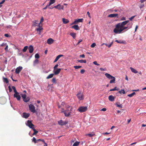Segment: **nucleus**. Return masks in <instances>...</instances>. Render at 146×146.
Instances as JSON below:
<instances>
[{
  "label": "nucleus",
  "instance_id": "f257e3e1",
  "mask_svg": "<svg viewBox=\"0 0 146 146\" xmlns=\"http://www.w3.org/2000/svg\"><path fill=\"white\" fill-rule=\"evenodd\" d=\"M33 23V26H38V28L36 29V30L37 31H39L41 32V31L43 29V28L40 26V23H38V21L36 20H34L32 21Z\"/></svg>",
  "mask_w": 146,
  "mask_h": 146
},
{
  "label": "nucleus",
  "instance_id": "f03ea898",
  "mask_svg": "<svg viewBox=\"0 0 146 146\" xmlns=\"http://www.w3.org/2000/svg\"><path fill=\"white\" fill-rule=\"evenodd\" d=\"M128 28V27H124L123 26L122 28H115L114 29L113 32L116 34H120L124 30L127 29Z\"/></svg>",
  "mask_w": 146,
  "mask_h": 146
},
{
  "label": "nucleus",
  "instance_id": "7ed1b4c3",
  "mask_svg": "<svg viewBox=\"0 0 146 146\" xmlns=\"http://www.w3.org/2000/svg\"><path fill=\"white\" fill-rule=\"evenodd\" d=\"M105 75L107 78L110 79H111L110 82V83H115V78L114 77L111 76L110 74L108 73H105Z\"/></svg>",
  "mask_w": 146,
  "mask_h": 146
},
{
  "label": "nucleus",
  "instance_id": "20e7f679",
  "mask_svg": "<svg viewBox=\"0 0 146 146\" xmlns=\"http://www.w3.org/2000/svg\"><path fill=\"white\" fill-rule=\"evenodd\" d=\"M129 22V20H127L121 23H118L116 25L115 28H122Z\"/></svg>",
  "mask_w": 146,
  "mask_h": 146
},
{
  "label": "nucleus",
  "instance_id": "39448f33",
  "mask_svg": "<svg viewBox=\"0 0 146 146\" xmlns=\"http://www.w3.org/2000/svg\"><path fill=\"white\" fill-rule=\"evenodd\" d=\"M88 109L86 106H80L78 109V110L80 112H83L86 111Z\"/></svg>",
  "mask_w": 146,
  "mask_h": 146
},
{
  "label": "nucleus",
  "instance_id": "423d86ee",
  "mask_svg": "<svg viewBox=\"0 0 146 146\" xmlns=\"http://www.w3.org/2000/svg\"><path fill=\"white\" fill-rule=\"evenodd\" d=\"M26 125L29 126L30 128L33 129L34 127V125L32 123L31 121L28 120L27 121V123H26Z\"/></svg>",
  "mask_w": 146,
  "mask_h": 146
},
{
  "label": "nucleus",
  "instance_id": "0eeeda50",
  "mask_svg": "<svg viewBox=\"0 0 146 146\" xmlns=\"http://www.w3.org/2000/svg\"><path fill=\"white\" fill-rule=\"evenodd\" d=\"M29 109L30 111L33 113H34L36 111L35 107L32 104L29 105Z\"/></svg>",
  "mask_w": 146,
  "mask_h": 146
},
{
  "label": "nucleus",
  "instance_id": "6e6552de",
  "mask_svg": "<svg viewBox=\"0 0 146 146\" xmlns=\"http://www.w3.org/2000/svg\"><path fill=\"white\" fill-rule=\"evenodd\" d=\"M58 123L60 125H66L68 123V122L66 121H63L62 120L58 121Z\"/></svg>",
  "mask_w": 146,
  "mask_h": 146
},
{
  "label": "nucleus",
  "instance_id": "1a4fd4ad",
  "mask_svg": "<svg viewBox=\"0 0 146 146\" xmlns=\"http://www.w3.org/2000/svg\"><path fill=\"white\" fill-rule=\"evenodd\" d=\"M23 67L21 66H19L17 67L15 70V73L16 74H19L20 72L22 70Z\"/></svg>",
  "mask_w": 146,
  "mask_h": 146
},
{
  "label": "nucleus",
  "instance_id": "9d476101",
  "mask_svg": "<svg viewBox=\"0 0 146 146\" xmlns=\"http://www.w3.org/2000/svg\"><path fill=\"white\" fill-rule=\"evenodd\" d=\"M67 110H66L64 111L63 110H62L61 112L62 113H63L65 115V116L66 117H69L70 115V114L71 113V112H69L68 114H67Z\"/></svg>",
  "mask_w": 146,
  "mask_h": 146
},
{
  "label": "nucleus",
  "instance_id": "9b49d317",
  "mask_svg": "<svg viewBox=\"0 0 146 146\" xmlns=\"http://www.w3.org/2000/svg\"><path fill=\"white\" fill-rule=\"evenodd\" d=\"M21 96L22 97L23 99V100H30V99L28 97L27 98L26 100H25L27 96L25 94H21Z\"/></svg>",
  "mask_w": 146,
  "mask_h": 146
},
{
  "label": "nucleus",
  "instance_id": "f8f14e48",
  "mask_svg": "<svg viewBox=\"0 0 146 146\" xmlns=\"http://www.w3.org/2000/svg\"><path fill=\"white\" fill-rule=\"evenodd\" d=\"M118 15L117 14H112L109 15L108 17L110 18L117 17V18H118Z\"/></svg>",
  "mask_w": 146,
  "mask_h": 146
},
{
  "label": "nucleus",
  "instance_id": "ddd939ff",
  "mask_svg": "<svg viewBox=\"0 0 146 146\" xmlns=\"http://www.w3.org/2000/svg\"><path fill=\"white\" fill-rule=\"evenodd\" d=\"M83 19H76L74 22L73 23H76V24H77L79 22H83Z\"/></svg>",
  "mask_w": 146,
  "mask_h": 146
},
{
  "label": "nucleus",
  "instance_id": "4468645a",
  "mask_svg": "<svg viewBox=\"0 0 146 146\" xmlns=\"http://www.w3.org/2000/svg\"><path fill=\"white\" fill-rule=\"evenodd\" d=\"M77 96L78 99L80 100H82L83 99V96L80 93H78L77 94Z\"/></svg>",
  "mask_w": 146,
  "mask_h": 146
},
{
  "label": "nucleus",
  "instance_id": "2eb2a0df",
  "mask_svg": "<svg viewBox=\"0 0 146 146\" xmlns=\"http://www.w3.org/2000/svg\"><path fill=\"white\" fill-rule=\"evenodd\" d=\"M14 97L15 98H16L18 100H20L21 98V96L19 95V94H14Z\"/></svg>",
  "mask_w": 146,
  "mask_h": 146
},
{
  "label": "nucleus",
  "instance_id": "dca6fc26",
  "mask_svg": "<svg viewBox=\"0 0 146 146\" xmlns=\"http://www.w3.org/2000/svg\"><path fill=\"white\" fill-rule=\"evenodd\" d=\"M23 117L25 118H27L29 117L30 115L29 113H26L25 112L23 113Z\"/></svg>",
  "mask_w": 146,
  "mask_h": 146
},
{
  "label": "nucleus",
  "instance_id": "f3484780",
  "mask_svg": "<svg viewBox=\"0 0 146 146\" xmlns=\"http://www.w3.org/2000/svg\"><path fill=\"white\" fill-rule=\"evenodd\" d=\"M61 70V68H58L56 70H54V74L55 75H56L58 74L60 72V71Z\"/></svg>",
  "mask_w": 146,
  "mask_h": 146
},
{
  "label": "nucleus",
  "instance_id": "a211bd4d",
  "mask_svg": "<svg viewBox=\"0 0 146 146\" xmlns=\"http://www.w3.org/2000/svg\"><path fill=\"white\" fill-rule=\"evenodd\" d=\"M29 52L32 53L33 52L34 50L33 46L32 45H30L28 48Z\"/></svg>",
  "mask_w": 146,
  "mask_h": 146
},
{
  "label": "nucleus",
  "instance_id": "6ab92c4d",
  "mask_svg": "<svg viewBox=\"0 0 146 146\" xmlns=\"http://www.w3.org/2000/svg\"><path fill=\"white\" fill-rule=\"evenodd\" d=\"M54 41V40L52 39L49 38L47 40V42L48 44H50L53 43Z\"/></svg>",
  "mask_w": 146,
  "mask_h": 146
},
{
  "label": "nucleus",
  "instance_id": "aec40b11",
  "mask_svg": "<svg viewBox=\"0 0 146 146\" xmlns=\"http://www.w3.org/2000/svg\"><path fill=\"white\" fill-rule=\"evenodd\" d=\"M63 56V55L62 54H60L57 56L56 58L55 59V60H54V62H55L57 61L59 59V58Z\"/></svg>",
  "mask_w": 146,
  "mask_h": 146
},
{
  "label": "nucleus",
  "instance_id": "412c9836",
  "mask_svg": "<svg viewBox=\"0 0 146 146\" xmlns=\"http://www.w3.org/2000/svg\"><path fill=\"white\" fill-rule=\"evenodd\" d=\"M115 42H116L117 43H120V44H125V41L124 40H115Z\"/></svg>",
  "mask_w": 146,
  "mask_h": 146
},
{
  "label": "nucleus",
  "instance_id": "4be33fe9",
  "mask_svg": "<svg viewBox=\"0 0 146 146\" xmlns=\"http://www.w3.org/2000/svg\"><path fill=\"white\" fill-rule=\"evenodd\" d=\"M71 28L74 29L76 30H78L79 29V27L78 25H75L71 27Z\"/></svg>",
  "mask_w": 146,
  "mask_h": 146
},
{
  "label": "nucleus",
  "instance_id": "5701e85b",
  "mask_svg": "<svg viewBox=\"0 0 146 146\" xmlns=\"http://www.w3.org/2000/svg\"><path fill=\"white\" fill-rule=\"evenodd\" d=\"M62 21L64 24H66L69 22V21L68 19H65V18H63Z\"/></svg>",
  "mask_w": 146,
  "mask_h": 146
},
{
  "label": "nucleus",
  "instance_id": "b1692460",
  "mask_svg": "<svg viewBox=\"0 0 146 146\" xmlns=\"http://www.w3.org/2000/svg\"><path fill=\"white\" fill-rule=\"evenodd\" d=\"M130 68L131 71L134 73L136 74L138 72V71L137 70L131 67H130Z\"/></svg>",
  "mask_w": 146,
  "mask_h": 146
},
{
  "label": "nucleus",
  "instance_id": "393cba45",
  "mask_svg": "<svg viewBox=\"0 0 146 146\" xmlns=\"http://www.w3.org/2000/svg\"><path fill=\"white\" fill-rule=\"evenodd\" d=\"M95 135V134L94 132H92L90 133H89L86 135L88 136L89 137H91L94 135Z\"/></svg>",
  "mask_w": 146,
  "mask_h": 146
},
{
  "label": "nucleus",
  "instance_id": "a878e982",
  "mask_svg": "<svg viewBox=\"0 0 146 146\" xmlns=\"http://www.w3.org/2000/svg\"><path fill=\"white\" fill-rule=\"evenodd\" d=\"M3 81L4 82H5L6 84L9 83V81L7 78L3 77Z\"/></svg>",
  "mask_w": 146,
  "mask_h": 146
},
{
  "label": "nucleus",
  "instance_id": "bb28decb",
  "mask_svg": "<svg viewBox=\"0 0 146 146\" xmlns=\"http://www.w3.org/2000/svg\"><path fill=\"white\" fill-rule=\"evenodd\" d=\"M115 105L117 106V107L120 108H123L121 104H120L118 102L116 103L115 104Z\"/></svg>",
  "mask_w": 146,
  "mask_h": 146
},
{
  "label": "nucleus",
  "instance_id": "cd10ccee",
  "mask_svg": "<svg viewBox=\"0 0 146 146\" xmlns=\"http://www.w3.org/2000/svg\"><path fill=\"white\" fill-rule=\"evenodd\" d=\"M32 129L34 131V132L33 134V135H36V134H37L38 133V131L36 130L35 128L34 127Z\"/></svg>",
  "mask_w": 146,
  "mask_h": 146
},
{
  "label": "nucleus",
  "instance_id": "c85d7f7f",
  "mask_svg": "<svg viewBox=\"0 0 146 146\" xmlns=\"http://www.w3.org/2000/svg\"><path fill=\"white\" fill-rule=\"evenodd\" d=\"M61 6L60 5V4H58L57 5L54 6V7L59 10L61 9Z\"/></svg>",
  "mask_w": 146,
  "mask_h": 146
},
{
  "label": "nucleus",
  "instance_id": "c756f323",
  "mask_svg": "<svg viewBox=\"0 0 146 146\" xmlns=\"http://www.w3.org/2000/svg\"><path fill=\"white\" fill-rule=\"evenodd\" d=\"M78 61L80 63H86V60H78Z\"/></svg>",
  "mask_w": 146,
  "mask_h": 146
},
{
  "label": "nucleus",
  "instance_id": "7c9ffc66",
  "mask_svg": "<svg viewBox=\"0 0 146 146\" xmlns=\"http://www.w3.org/2000/svg\"><path fill=\"white\" fill-rule=\"evenodd\" d=\"M76 33H71L70 35L73 38H75L76 37Z\"/></svg>",
  "mask_w": 146,
  "mask_h": 146
},
{
  "label": "nucleus",
  "instance_id": "2f4dec72",
  "mask_svg": "<svg viewBox=\"0 0 146 146\" xmlns=\"http://www.w3.org/2000/svg\"><path fill=\"white\" fill-rule=\"evenodd\" d=\"M108 98L109 100H114V97L112 95L110 96Z\"/></svg>",
  "mask_w": 146,
  "mask_h": 146
},
{
  "label": "nucleus",
  "instance_id": "473e14b6",
  "mask_svg": "<svg viewBox=\"0 0 146 146\" xmlns=\"http://www.w3.org/2000/svg\"><path fill=\"white\" fill-rule=\"evenodd\" d=\"M54 75V74H51L49 75L47 77H46L47 79H49L52 78Z\"/></svg>",
  "mask_w": 146,
  "mask_h": 146
},
{
  "label": "nucleus",
  "instance_id": "72a5a7b5",
  "mask_svg": "<svg viewBox=\"0 0 146 146\" xmlns=\"http://www.w3.org/2000/svg\"><path fill=\"white\" fill-rule=\"evenodd\" d=\"M12 88L13 89L15 92L14 94H19V93L17 91L15 87L14 86H12Z\"/></svg>",
  "mask_w": 146,
  "mask_h": 146
},
{
  "label": "nucleus",
  "instance_id": "f704fd0d",
  "mask_svg": "<svg viewBox=\"0 0 146 146\" xmlns=\"http://www.w3.org/2000/svg\"><path fill=\"white\" fill-rule=\"evenodd\" d=\"M28 47L27 46H26L24 47V48L23 49V51L24 52H25L28 49Z\"/></svg>",
  "mask_w": 146,
  "mask_h": 146
},
{
  "label": "nucleus",
  "instance_id": "c9c22d12",
  "mask_svg": "<svg viewBox=\"0 0 146 146\" xmlns=\"http://www.w3.org/2000/svg\"><path fill=\"white\" fill-rule=\"evenodd\" d=\"M38 59H36L33 62V65L35 66L36 64H38Z\"/></svg>",
  "mask_w": 146,
  "mask_h": 146
},
{
  "label": "nucleus",
  "instance_id": "e433bc0d",
  "mask_svg": "<svg viewBox=\"0 0 146 146\" xmlns=\"http://www.w3.org/2000/svg\"><path fill=\"white\" fill-rule=\"evenodd\" d=\"M119 89V88H117L116 87H115L113 89H110V91H111L115 90L118 91Z\"/></svg>",
  "mask_w": 146,
  "mask_h": 146
},
{
  "label": "nucleus",
  "instance_id": "4c0bfd02",
  "mask_svg": "<svg viewBox=\"0 0 146 146\" xmlns=\"http://www.w3.org/2000/svg\"><path fill=\"white\" fill-rule=\"evenodd\" d=\"M118 92L121 94H125V90L123 89H121V90L119 91Z\"/></svg>",
  "mask_w": 146,
  "mask_h": 146
},
{
  "label": "nucleus",
  "instance_id": "58836bf2",
  "mask_svg": "<svg viewBox=\"0 0 146 146\" xmlns=\"http://www.w3.org/2000/svg\"><path fill=\"white\" fill-rule=\"evenodd\" d=\"M79 142L76 141L74 143L72 146H78L79 145Z\"/></svg>",
  "mask_w": 146,
  "mask_h": 146
},
{
  "label": "nucleus",
  "instance_id": "ea45409f",
  "mask_svg": "<svg viewBox=\"0 0 146 146\" xmlns=\"http://www.w3.org/2000/svg\"><path fill=\"white\" fill-rule=\"evenodd\" d=\"M112 44H113V42H112L110 44H107L106 43V44L105 43V44H105L106 46L108 47V48H109L111 46V45H112Z\"/></svg>",
  "mask_w": 146,
  "mask_h": 146
},
{
  "label": "nucleus",
  "instance_id": "a19ab883",
  "mask_svg": "<svg viewBox=\"0 0 146 146\" xmlns=\"http://www.w3.org/2000/svg\"><path fill=\"white\" fill-rule=\"evenodd\" d=\"M136 93L135 92H133L131 94L128 95V96L130 97H131L133 96Z\"/></svg>",
  "mask_w": 146,
  "mask_h": 146
},
{
  "label": "nucleus",
  "instance_id": "79ce46f5",
  "mask_svg": "<svg viewBox=\"0 0 146 146\" xmlns=\"http://www.w3.org/2000/svg\"><path fill=\"white\" fill-rule=\"evenodd\" d=\"M74 67L75 69H79V68H82V66H74Z\"/></svg>",
  "mask_w": 146,
  "mask_h": 146
},
{
  "label": "nucleus",
  "instance_id": "37998d69",
  "mask_svg": "<svg viewBox=\"0 0 146 146\" xmlns=\"http://www.w3.org/2000/svg\"><path fill=\"white\" fill-rule=\"evenodd\" d=\"M55 0H50V5H52L55 2Z\"/></svg>",
  "mask_w": 146,
  "mask_h": 146
},
{
  "label": "nucleus",
  "instance_id": "c03bdc74",
  "mask_svg": "<svg viewBox=\"0 0 146 146\" xmlns=\"http://www.w3.org/2000/svg\"><path fill=\"white\" fill-rule=\"evenodd\" d=\"M40 56L39 54L38 53H36L35 55V57L36 58H39Z\"/></svg>",
  "mask_w": 146,
  "mask_h": 146
},
{
  "label": "nucleus",
  "instance_id": "a18cd8bd",
  "mask_svg": "<svg viewBox=\"0 0 146 146\" xmlns=\"http://www.w3.org/2000/svg\"><path fill=\"white\" fill-rule=\"evenodd\" d=\"M32 141L34 142L35 143H37V142H36V139L35 137H33V139L32 140Z\"/></svg>",
  "mask_w": 146,
  "mask_h": 146
},
{
  "label": "nucleus",
  "instance_id": "49530a36",
  "mask_svg": "<svg viewBox=\"0 0 146 146\" xmlns=\"http://www.w3.org/2000/svg\"><path fill=\"white\" fill-rule=\"evenodd\" d=\"M66 105L65 102H63L61 103V105L60 107H61L62 106L63 107H65V106H66Z\"/></svg>",
  "mask_w": 146,
  "mask_h": 146
},
{
  "label": "nucleus",
  "instance_id": "de8ad7c7",
  "mask_svg": "<svg viewBox=\"0 0 146 146\" xmlns=\"http://www.w3.org/2000/svg\"><path fill=\"white\" fill-rule=\"evenodd\" d=\"M96 46V44L95 43H92L91 45V47L92 48H94V47L95 46Z\"/></svg>",
  "mask_w": 146,
  "mask_h": 146
},
{
  "label": "nucleus",
  "instance_id": "09e8293b",
  "mask_svg": "<svg viewBox=\"0 0 146 146\" xmlns=\"http://www.w3.org/2000/svg\"><path fill=\"white\" fill-rule=\"evenodd\" d=\"M93 64L95 65H97V66H99L100 64L97 63V62L96 61H95L93 62Z\"/></svg>",
  "mask_w": 146,
  "mask_h": 146
},
{
  "label": "nucleus",
  "instance_id": "8fccbe9b",
  "mask_svg": "<svg viewBox=\"0 0 146 146\" xmlns=\"http://www.w3.org/2000/svg\"><path fill=\"white\" fill-rule=\"evenodd\" d=\"M52 82L53 83H56V78H52Z\"/></svg>",
  "mask_w": 146,
  "mask_h": 146
},
{
  "label": "nucleus",
  "instance_id": "3c124183",
  "mask_svg": "<svg viewBox=\"0 0 146 146\" xmlns=\"http://www.w3.org/2000/svg\"><path fill=\"white\" fill-rule=\"evenodd\" d=\"M8 88H9V92H11L12 91V89L11 88L10 86H9Z\"/></svg>",
  "mask_w": 146,
  "mask_h": 146
},
{
  "label": "nucleus",
  "instance_id": "603ef678",
  "mask_svg": "<svg viewBox=\"0 0 146 146\" xmlns=\"http://www.w3.org/2000/svg\"><path fill=\"white\" fill-rule=\"evenodd\" d=\"M6 47L5 48V50L6 51H8V46L7 44V45H6Z\"/></svg>",
  "mask_w": 146,
  "mask_h": 146
},
{
  "label": "nucleus",
  "instance_id": "864d4df0",
  "mask_svg": "<svg viewBox=\"0 0 146 146\" xmlns=\"http://www.w3.org/2000/svg\"><path fill=\"white\" fill-rule=\"evenodd\" d=\"M135 16H133L130 18H129V20L131 21L132 19L135 17Z\"/></svg>",
  "mask_w": 146,
  "mask_h": 146
},
{
  "label": "nucleus",
  "instance_id": "5fc2aeb1",
  "mask_svg": "<svg viewBox=\"0 0 146 146\" xmlns=\"http://www.w3.org/2000/svg\"><path fill=\"white\" fill-rule=\"evenodd\" d=\"M7 44L6 43H5L4 42H3L2 44H1L0 45L1 46H6L7 45Z\"/></svg>",
  "mask_w": 146,
  "mask_h": 146
},
{
  "label": "nucleus",
  "instance_id": "6e6d98bb",
  "mask_svg": "<svg viewBox=\"0 0 146 146\" xmlns=\"http://www.w3.org/2000/svg\"><path fill=\"white\" fill-rule=\"evenodd\" d=\"M85 72V70L84 69H82L80 71V73L82 74H83Z\"/></svg>",
  "mask_w": 146,
  "mask_h": 146
},
{
  "label": "nucleus",
  "instance_id": "4d7b16f0",
  "mask_svg": "<svg viewBox=\"0 0 146 146\" xmlns=\"http://www.w3.org/2000/svg\"><path fill=\"white\" fill-rule=\"evenodd\" d=\"M144 6V5L143 4H142L141 5H140L139 6V7L141 9L142 8H143Z\"/></svg>",
  "mask_w": 146,
  "mask_h": 146
},
{
  "label": "nucleus",
  "instance_id": "13d9d810",
  "mask_svg": "<svg viewBox=\"0 0 146 146\" xmlns=\"http://www.w3.org/2000/svg\"><path fill=\"white\" fill-rule=\"evenodd\" d=\"M82 39H80L79 41H78V42L77 43V44H76V45H78V44H79V43L82 42Z\"/></svg>",
  "mask_w": 146,
  "mask_h": 146
},
{
  "label": "nucleus",
  "instance_id": "bf43d9fd",
  "mask_svg": "<svg viewBox=\"0 0 146 146\" xmlns=\"http://www.w3.org/2000/svg\"><path fill=\"white\" fill-rule=\"evenodd\" d=\"M85 56L84 54H82L80 55V57H82V58H84Z\"/></svg>",
  "mask_w": 146,
  "mask_h": 146
},
{
  "label": "nucleus",
  "instance_id": "052dcab7",
  "mask_svg": "<svg viewBox=\"0 0 146 146\" xmlns=\"http://www.w3.org/2000/svg\"><path fill=\"white\" fill-rule=\"evenodd\" d=\"M6 37H9L10 36L9 35H8V34H5L4 35Z\"/></svg>",
  "mask_w": 146,
  "mask_h": 146
},
{
  "label": "nucleus",
  "instance_id": "680f3d73",
  "mask_svg": "<svg viewBox=\"0 0 146 146\" xmlns=\"http://www.w3.org/2000/svg\"><path fill=\"white\" fill-rule=\"evenodd\" d=\"M44 21V19L43 18V17H42V18H41V19H40V22L39 23H40V24L42 22Z\"/></svg>",
  "mask_w": 146,
  "mask_h": 146
},
{
  "label": "nucleus",
  "instance_id": "e2e57ef3",
  "mask_svg": "<svg viewBox=\"0 0 146 146\" xmlns=\"http://www.w3.org/2000/svg\"><path fill=\"white\" fill-rule=\"evenodd\" d=\"M106 110V108H103L100 110L101 111H105Z\"/></svg>",
  "mask_w": 146,
  "mask_h": 146
},
{
  "label": "nucleus",
  "instance_id": "0e129e2a",
  "mask_svg": "<svg viewBox=\"0 0 146 146\" xmlns=\"http://www.w3.org/2000/svg\"><path fill=\"white\" fill-rule=\"evenodd\" d=\"M87 14L89 17L90 18H91L90 13H89V11L87 12Z\"/></svg>",
  "mask_w": 146,
  "mask_h": 146
},
{
  "label": "nucleus",
  "instance_id": "69168bd1",
  "mask_svg": "<svg viewBox=\"0 0 146 146\" xmlns=\"http://www.w3.org/2000/svg\"><path fill=\"white\" fill-rule=\"evenodd\" d=\"M70 107H71L70 106L68 105L67 106L66 105V106H65V107H66V109H68L69 108H70Z\"/></svg>",
  "mask_w": 146,
  "mask_h": 146
},
{
  "label": "nucleus",
  "instance_id": "338daca9",
  "mask_svg": "<svg viewBox=\"0 0 146 146\" xmlns=\"http://www.w3.org/2000/svg\"><path fill=\"white\" fill-rule=\"evenodd\" d=\"M58 66V64L56 65L54 67V69H55Z\"/></svg>",
  "mask_w": 146,
  "mask_h": 146
},
{
  "label": "nucleus",
  "instance_id": "774afa93",
  "mask_svg": "<svg viewBox=\"0 0 146 146\" xmlns=\"http://www.w3.org/2000/svg\"><path fill=\"white\" fill-rule=\"evenodd\" d=\"M100 70H101V71H105L106 70V69H104V68H100Z\"/></svg>",
  "mask_w": 146,
  "mask_h": 146
}]
</instances>
